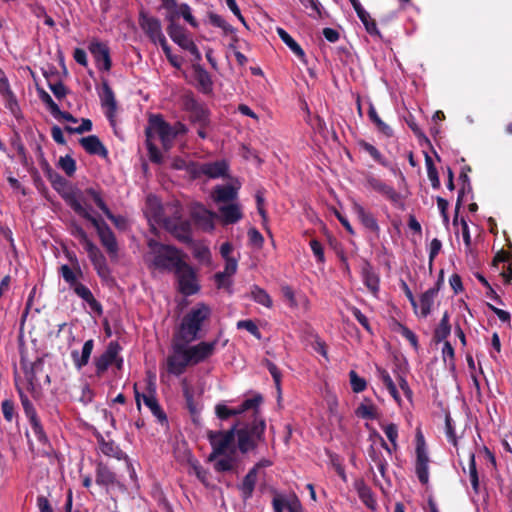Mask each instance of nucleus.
I'll return each instance as SVG.
<instances>
[{"instance_id": "34", "label": "nucleus", "mask_w": 512, "mask_h": 512, "mask_svg": "<svg viewBox=\"0 0 512 512\" xmlns=\"http://www.w3.org/2000/svg\"><path fill=\"white\" fill-rule=\"evenodd\" d=\"M415 470L419 481L422 484L428 483L429 480V457L427 451L416 453Z\"/></svg>"}, {"instance_id": "57", "label": "nucleus", "mask_w": 512, "mask_h": 512, "mask_svg": "<svg viewBox=\"0 0 512 512\" xmlns=\"http://www.w3.org/2000/svg\"><path fill=\"white\" fill-rule=\"evenodd\" d=\"M146 144L149 152V157L152 162L160 163L162 160V155L159 149L154 144V140L146 137Z\"/></svg>"}, {"instance_id": "27", "label": "nucleus", "mask_w": 512, "mask_h": 512, "mask_svg": "<svg viewBox=\"0 0 512 512\" xmlns=\"http://www.w3.org/2000/svg\"><path fill=\"white\" fill-rule=\"evenodd\" d=\"M361 276L363 283L367 289L374 295L377 296L379 292L380 279L379 275L374 270L373 266L369 262H365L361 268Z\"/></svg>"}, {"instance_id": "14", "label": "nucleus", "mask_w": 512, "mask_h": 512, "mask_svg": "<svg viewBox=\"0 0 512 512\" xmlns=\"http://www.w3.org/2000/svg\"><path fill=\"white\" fill-rule=\"evenodd\" d=\"M218 340L211 342L202 341L196 345L186 344L191 366L197 365L209 359L215 352Z\"/></svg>"}, {"instance_id": "47", "label": "nucleus", "mask_w": 512, "mask_h": 512, "mask_svg": "<svg viewBox=\"0 0 512 512\" xmlns=\"http://www.w3.org/2000/svg\"><path fill=\"white\" fill-rule=\"evenodd\" d=\"M196 80L202 92L209 93L212 90V80L209 73L205 69L201 67L196 69Z\"/></svg>"}, {"instance_id": "53", "label": "nucleus", "mask_w": 512, "mask_h": 512, "mask_svg": "<svg viewBox=\"0 0 512 512\" xmlns=\"http://www.w3.org/2000/svg\"><path fill=\"white\" fill-rule=\"evenodd\" d=\"M468 470H469V480L472 485V488L475 493H478L479 492V477H478V472L476 469L475 455L473 453H471L470 457H469Z\"/></svg>"}, {"instance_id": "26", "label": "nucleus", "mask_w": 512, "mask_h": 512, "mask_svg": "<svg viewBox=\"0 0 512 512\" xmlns=\"http://www.w3.org/2000/svg\"><path fill=\"white\" fill-rule=\"evenodd\" d=\"M352 211L357 216V218L360 220L362 225L369 229L372 232L378 233L380 230V227L378 225V222L374 215L366 210L361 204L357 202H353L352 204Z\"/></svg>"}, {"instance_id": "37", "label": "nucleus", "mask_w": 512, "mask_h": 512, "mask_svg": "<svg viewBox=\"0 0 512 512\" xmlns=\"http://www.w3.org/2000/svg\"><path fill=\"white\" fill-rule=\"evenodd\" d=\"M236 436L238 439L237 450L239 449L242 453H247L255 447L257 439L250 433L248 428L236 429Z\"/></svg>"}, {"instance_id": "18", "label": "nucleus", "mask_w": 512, "mask_h": 512, "mask_svg": "<svg viewBox=\"0 0 512 512\" xmlns=\"http://www.w3.org/2000/svg\"><path fill=\"white\" fill-rule=\"evenodd\" d=\"M121 350L120 345L116 341H111L106 350L95 360L97 375L101 376L107 371L109 366L113 365L116 356Z\"/></svg>"}, {"instance_id": "5", "label": "nucleus", "mask_w": 512, "mask_h": 512, "mask_svg": "<svg viewBox=\"0 0 512 512\" xmlns=\"http://www.w3.org/2000/svg\"><path fill=\"white\" fill-rule=\"evenodd\" d=\"M187 131L188 128L181 122L170 125L160 116H152L149 120V126L146 129V137L153 140L159 139L163 148L168 150L172 147L176 137L186 134Z\"/></svg>"}, {"instance_id": "61", "label": "nucleus", "mask_w": 512, "mask_h": 512, "mask_svg": "<svg viewBox=\"0 0 512 512\" xmlns=\"http://www.w3.org/2000/svg\"><path fill=\"white\" fill-rule=\"evenodd\" d=\"M40 99L47 105L48 109L50 110L51 114L54 116V117H57V113H60V108L59 106L53 101V99L51 98V96L45 92V91H41L40 92Z\"/></svg>"}, {"instance_id": "15", "label": "nucleus", "mask_w": 512, "mask_h": 512, "mask_svg": "<svg viewBox=\"0 0 512 512\" xmlns=\"http://www.w3.org/2000/svg\"><path fill=\"white\" fill-rule=\"evenodd\" d=\"M88 49L100 70L109 71L111 69L110 49L106 43L93 39L89 43Z\"/></svg>"}, {"instance_id": "36", "label": "nucleus", "mask_w": 512, "mask_h": 512, "mask_svg": "<svg viewBox=\"0 0 512 512\" xmlns=\"http://www.w3.org/2000/svg\"><path fill=\"white\" fill-rule=\"evenodd\" d=\"M257 472H258V465L253 467L247 475L244 477L241 485H240V491L242 493V497L244 500H248L252 497L256 482H257Z\"/></svg>"}, {"instance_id": "56", "label": "nucleus", "mask_w": 512, "mask_h": 512, "mask_svg": "<svg viewBox=\"0 0 512 512\" xmlns=\"http://www.w3.org/2000/svg\"><path fill=\"white\" fill-rule=\"evenodd\" d=\"M72 235L76 237L83 245L84 249L88 248V244H94L89 238L84 229L78 225L74 226L71 231Z\"/></svg>"}, {"instance_id": "6", "label": "nucleus", "mask_w": 512, "mask_h": 512, "mask_svg": "<svg viewBox=\"0 0 512 512\" xmlns=\"http://www.w3.org/2000/svg\"><path fill=\"white\" fill-rule=\"evenodd\" d=\"M263 402V398L260 394H255L250 398L245 399L237 407H228L224 403H219L215 407L216 415L221 420H226L232 416L240 415L246 412H252L256 414L257 409Z\"/></svg>"}, {"instance_id": "21", "label": "nucleus", "mask_w": 512, "mask_h": 512, "mask_svg": "<svg viewBox=\"0 0 512 512\" xmlns=\"http://www.w3.org/2000/svg\"><path fill=\"white\" fill-rule=\"evenodd\" d=\"M134 392H135V400H136L138 409H140V407H141V399H142L144 404L150 409L151 413L158 419L159 422L163 423L167 420L166 414L161 409V407L158 404V401L154 397V395L140 394L137 390L136 384L134 385Z\"/></svg>"}, {"instance_id": "13", "label": "nucleus", "mask_w": 512, "mask_h": 512, "mask_svg": "<svg viewBox=\"0 0 512 512\" xmlns=\"http://www.w3.org/2000/svg\"><path fill=\"white\" fill-rule=\"evenodd\" d=\"M88 257L97 272V275L105 282L112 280L111 270L108 266L106 257L95 244H88L85 249Z\"/></svg>"}, {"instance_id": "22", "label": "nucleus", "mask_w": 512, "mask_h": 512, "mask_svg": "<svg viewBox=\"0 0 512 512\" xmlns=\"http://www.w3.org/2000/svg\"><path fill=\"white\" fill-rule=\"evenodd\" d=\"M382 430L384 431L386 437L391 443V446H389L384 438L377 432L373 433V436L378 438L379 443H381V447L386 450V452L389 454V456L392 455L393 452H395L398 449V426L394 423H389L385 425H381Z\"/></svg>"}, {"instance_id": "7", "label": "nucleus", "mask_w": 512, "mask_h": 512, "mask_svg": "<svg viewBox=\"0 0 512 512\" xmlns=\"http://www.w3.org/2000/svg\"><path fill=\"white\" fill-rule=\"evenodd\" d=\"M186 344L183 341L173 343L172 353L167 357L166 368L168 373L179 376L183 374L188 366H191L189 355L186 350Z\"/></svg>"}, {"instance_id": "45", "label": "nucleus", "mask_w": 512, "mask_h": 512, "mask_svg": "<svg viewBox=\"0 0 512 512\" xmlns=\"http://www.w3.org/2000/svg\"><path fill=\"white\" fill-rule=\"evenodd\" d=\"M290 502V493L274 492L272 499V507L274 512H284L288 510V503Z\"/></svg>"}, {"instance_id": "44", "label": "nucleus", "mask_w": 512, "mask_h": 512, "mask_svg": "<svg viewBox=\"0 0 512 512\" xmlns=\"http://www.w3.org/2000/svg\"><path fill=\"white\" fill-rule=\"evenodd\" d=\"M357 16L365 26L366 31L372 36H380L376 22L371 18L370 14L365 10L357 11Z\"/></svg>"}, {"instance_id": "23", "label": "nucleus", "mask_w": 512, "mask_h": 512, "mask_svg": "<svg viewBox=\"0 0 512 512\" xmlns=\"http://www.w3.org/2000/svg\"><path fill=\"white\" fill-rule=\"evenodd\" d=\"M354 489L356 490L361 502L371 511H376L378 503L372 489L365 483L363 479H357L354 482Z\"/></svg>"}, {"instance_id": "4", "label": "nucleus", "mask_w": 512, "mask_h": 512, "mask_svg": "<svg viewBox=\"0 0 512 512\" xmlns=\"http://www.w3.org/2000/svg\"><path fill=\"white\" fill-rule=\"evenodd\" d=\"M211 315V308L205 303H197L191 310L182 318L178 331V339L185 343H191L197 340L200 336L203 323L209 319Z\"/></svg>"}, {"instance_id": "31", "label": "nucleus", "mask_w": 512, "mask_h": 512, "mask_svg": "<svg viewBox=\"0 0 512 512\" xmlns=\"http://www.w3.org/2000/svg\"><path fill=\"white\" fill-rule=\"evenodd\" d=\"M228 171V165L224 160L203 163L202 172L204 176L212 179L225 177Z\"/></svg>"}, {"instance_id": "39", "label": "nucleus", "mask_w": 512, "mask_h": 512, "mask_svg": "<svg viewBox=\"0 0 512 512\" xmlns=\"http://www.w3.org/2000/svg\"><path fill=\"white\" fill-rule=\"evenodd\" d=\"M116 475L106 465L99 463L96 469V483L99 485L110 486L115 484Z\"/></svg>"}, {"instance_id": "20", "label": "nucleus", "mask_w": 512, "mask_h": 512, "mask_svg": "<svg viewBox=\"0 0 512 512\" xmlns=\"http://www.w3.org/2000/svg\"><path fill=\"white\" fill-rule=\"evenodd\" d=\"M0 95L5 102V107L11 112V114L17 116L20 110L19 104L3 70L0 72Z\"/></svg>"}, {"instance_id": "35", "label": "nucleus", "mask_w": 512, "mask_h": 512, "mask_svg": "<svg viewBox=\"0 0 512 512\" xmlns=\"http://www.w3.org/2000/svg\"><path fill=\"white\" fill-rule=\"evenodd\" d=\"M80 143L89 154L99 155L103 157L107 156L106 148L103 146L99 138L95 135L83 137L80 140Z\"/></svg>"}, {"instance_id": "28", "label": "nucleus", "mask_w": 512, "mask_h": 512, "mask_svg": "<svg viewBox=\"0 0 512 512\" xmlns=\"http://www.w3.org/2000/svg\"><path fill=\"white\" fill-rule=\"evenodd\" d=\"M193 217L200 228L205 231H212L214 229V221L218 218V215L204 207H198L194 210Z\"/></svg>"}, {"instance_id": "58", "label": "nucleus", "mask_w": 512, "mask_h": 512, "mask_svg": "<svg viewBox=\"0 0 512 512\" xmlns=\"http://www.w3.org/2000/svg\"><path fill=\"white\" fill-rule=\"evenodd\" d=\"M238 329H245L258 339L261 337L257 325L252 320H240L237 322Z\"/></svg>"}, {"instance_id": "41", "label": "nucleus", "mask_w": 512, "mask_h": 512, "mask_svg": "<svg viewBox=\"0 0 512 512\" xmlns=\"http://www.w3.org/2000/svg\"><path fill=\"white\" fill-rule=\"evenodd\" d=\"M277 34L280 39L295 53L299 58H304L305 53L300 45L283 28H277Z\"/></svg>"}, {"instance_id": "2", "label": "nucleus", "mask_w": 512, "mask_h": 512, "mask_svg": "<svg viewBox=\"0 0 512 512\" xmlns=\"http://www.w3.org/2000/svg\"><path fill=\"white\" fill-rule=\"evenodd\" d=\"M65 200L75 213L91 222L97 231L101 244L106 249L110 258L112 260L116 259L118 255V243L115 235L104 221H100L92 215V207L87 203L85 194H82L80 190L72 191L66 194Z\"/></svg>"}, {"instance_id": "11", "label": "nucleus", "mask_w": 512, "mask_h": 512, "mask_svg": "<svg viewBox=\"0 0 512 512\" xmlns=\"http://www.w3.org/2000/svg\"><path fill=\"white\" fill-rule=\"evenodd\" d=\"M139 25L146 36L154 44H161L166 41L165 35L162 31L161 22L156 17L150 16L144 11L140 12Z\"/></svg>"}, {"instance_id": "54", "label": "nucleus", "mask_w": 512, "mask_h": 512, "mask_svg": "<svg viewBox=\"0 0 512 512\" xmlns=\"http://www.w3.org/2000/svg\"><path fill=\"white\" fill-rule=\"evenodd\" d=\"M60 273L65 282H67L71 288H74L76 285L80 284L77 279V273H75L68 265H62L60 267Z\"/></svg>"}, {"instance_id": "33", "label": "nucleus", "mask_w": 512, "mask_h": 512, "mask_svg": "<svg viewBox=\"0 0 512 512\" xmlns=\"http://www.w3.org/2000/svg\"><path fill=\"white\" fill-rule=\"evenodd\" d=\"M93 348L94 341L89 339L84 343L81 353H79L77 350L71 352V357L77 369L80 370L88 364Z\"/></svg>"}, {"instance_id": "3", "label": "nucleus", "mask_w": 512, "mask_h": 512, "mask_svg": "<svg viewBox=\"0 0 512 512\" xmlns=\"http://www.w3.org/2000/svg\"><path fill=\"white\" fill-rule=\"evenodd\" d=\"M148 247L149 252L145 260L149 268L160 271H175L184 262L182 253L173 246L164 245L150 239Z\"/></svg>"}, {"instance_id": "49", "label": "nucleus", "mask_w": 512, "mask_h": 512, "mask_svg": "<svg viewBox=\"0 0 512 512\" xmlns=\"http://www.w3.org/2000/svg\"><path fill=\"white\" fill-rule=\"evenodd\" d=\"M258 410L259 408L257 409L256 414L251 412L254 416V420L251 425L246 427L257 440L261 438L266 428L265 421L258 417Z\"/></svg>"}, {"instance_id": "16", "label": "nucleus", "mask_w": 512, "mask_h": 512, "mask_svg": "<svg viewBox=\"0 0 512 512\" xmlns=\"http://www.w3.org/2000/svg\"><path fill=\"white\" fill-rule=\"evenodd\" d=\"M82 194H85L87 202L92 200L98 208L106 215V217L113 222V224L119 229H125L126 227V219L122 216H115L111 213L104 200L102 199L99 192L94 190L93 188H88L85 191H81Z\"/></svg>"}, {"instance_id": "42", "label": "nucleus", "mask_w": 512, "mask_h": 512, "mask_svg": "<svg viewBox=\"0 0 512 512\" xmlns=\"http://www.w3.org/2000/svg\"><path fill=\"white\" fill-rule=\"evenodd\" d=\"M356 415L363 419H375L377 407L368 399H365L356 409Z\"/></svg>"}, {"instance_id": "38", "label": "nucleus", "mask_w": 512, "mask_h": 512, "mask_svg": "<svg viewBox=\"0 0 512 512\" xmlns=\"http://www.w3.org/2000/svg\"><path fill=\"white\" fill-rule=\"evenodd\" d=\"M283 297L288 302L289 306L292 308H297L302 305L305 309L309 307V300L305 295H296L293 289L290 286H283L281 288Z\"/></svg>"}, {"instance_id": "30", "label": "nucleus", "mask_w": 512, "mask_h": 512, "mask_svg": "<svg viewBox=\"0 0 512 512\" xmlns=\"http://www.w3.org/2000/svg\"><path fill=\"white\" fill-rule=\"evenodd\" d=\"M74 293L81 298L89 308L98 314L102 313V306L101 304L95 299L93 296L91 290L85 286L84 284L80 283L76 285V287L73 288Z\"/></svg>"}, {"instance_id": "1", "label": "nucleus", "mask_w": 512, "mask_h": 512, "mask_svg": "<svg viewBox=\"0 0 512 512\" xmlns=\"http://www.w3.org/2000/svg\"><path fill=\"white\" fill-rule=\"evenodd\" d=\"M207 438L212 447L208 460L213 462L215 471H234L239 463L237 452L236 425L226 431H208Z\"/></svg>"}, {"instance_id": "64", "label": "nucleus", "mask_w": 512, "mask_h": 512, "mask_svg": "<svg viewBox=\"0 0 512 512\" xmlns=\"http://www.w3.org/2000/svg\"><path fill=\"white\" fill-rule=\"evenodd\" d=\"M178 14L181 15L191 26L197 27V22L191 13V9L187 4L179 6Z\"/></svg>"}, {"instance_id": "59", "label": "nucleus", "mask_w": 512, "mask_h": 512, "mask_svg": "<svg viewBox=\"0 0 512 512\" xmlns=\"http://www.w3.org/2000/svg\"><path fill=\"white\" fill-rule=\"evenodd\" d=\"M42 366V361L38 359L34 363H32L30 368H25V376L29 382L30 386L34 385V382L36 381V373L39 371V369Z\"/></svg>"}, {"instance_id": "55", "label": "nucleus", "mask_w": 512, "mask_h": 512, "mask_svg": "<svg viewBox=\"0 0 512 512\" xmlns=\"http://www.w3.org/2000/svg\"><path fill=\"white\" fill-rule=\"evenodd\" d=\"M349 376L352 390L355 393H359L365 390L367 383L364 378L359 377L353 370L350 371Z\"/></svg>"}, {"instance_id": "25", "label": "nucleus", "mask_w": 512, "mask_h": 512, "mask_svg": "<svg viewBox=\"0 0 512 512\" xmlns=\"http://www.w3.org/2000/svg\"><path fill=\"white\" fill-rule=\"evenodd\" d=\"M218 210V217L225 225L237 223L243 217L241 205L236 202L219 205Z\"/></svg>"}, {"instance_id": "8", "label": "nucleus", "mask_w": 512, "mask_h": 512, "mask_svg": "<svg viewBox=\"0 0 512 512\" xmlns=\"http://www.w3.org/2000/svg\"><path fill=\"white\" fill-rule=\"evenodd\" d=\"M170 24L167 27V33L177 45H179L182 49L187 50L196 61L201 60V53L194 41L190 37V35L186 32V30L177 24L172 17H170Z\"/></svg>"}, {"instance_id": "48", "label": "nucleus", "mask_w": 512, "mask_h": 512, "mask_svg": "<svg viewBox=\"0 0 512 512\" xmlns=\"http://www.w3.org/2000/svg\"><path fill=\"white\" fill-rule=\"evenodd\" d=\"M451 331V326L449 324V315L447 312L444 313L439 325L435 330V339L437 341H442L446 339Z\"/></svg>"}, {"instance_id": "32", "label": "nucleus", "mask_w": 512, "mask_h": 512, "mask_svg": "<svg viewBox=\"0 0 512 512\" xmlns=\"http://www.w3.org/2000/svg\"><path fill=\"white\" fill-rule=\"evenodd\" d=\"M438 291H439V282H437V284L434 287L429 288L427 291H425L420 296L419 307H420V315L422 317H427L430 314L431 308L434 304V300H435L436 296L438 295Z\"/></svg>"}, {"instance_id": "10", "label": "nucleus", "mask_w": 512, "mask_h": 512, "mask_svg": "<svg viewBox=\"0 0 512 512\" xmlns=\"http://www.w3.org/2000/svg\"><path fill=\"white\" fill-rule=\"evenodd\" d=\"M30 423V429L26 432L30 449L37 455H45L50 452V444L48 438L39 422L34 420Z\"/></svg>"}, {"instance_id": "24", "label": "nucleus", "mask_w": 512, "mask_h": 512, "mask_svg": "<svg viewBox=\"0 0 512 512\" xmlns=\"http://www.w3.org/2000/svg\"><path fill=\"white\" fill-rule=\"evenodd\" d=\"M213 201L217 204H227L234 202L238 197V187L231 184L217 185L211 193Z\"/></svg>"}, {"instance_id": "51", "label": "nucleus", "mask_w": 512, "mask_h": 512, "mask_svg": "<svg viewBox=\"0 0 512 512\" xmlns=\"http://www.w3.org/2000/svg\"><path fill=\"white\" fill-rule=\"evenodd\" d=\"M208 18L210 24L220 28L225 35H228L234 31L233 27L222 16L215 13H210Z\"/></svg>"}, {"instance_id": "60", "label": "nucleus", "mask_w": 512, "mask_h": 512, "mask_svg": "<svg viewBox=\"0 0 512 512\" xmlns=\"http://www.w3.org/2000/svg\"><path fill=\"white\" fill-rule=\"evenodd\" d=\"M61 169L68 175L71 176L76 170V164L74 159L70 156L61 157L59 161Z\"/></svg>"}, {"instance_id": "40", "label": "nucleus", "mask_w": 512, "mask_h": 512, "mask_svg": "<svg viewBox=\"0 0 512 512\" xmlns=\"http://www.w3.org/2000/svg\"><path fill=\"white\" fill-rule=\"evenodd\" d=\"M102 106L107 109L106 115L108 118H112L116 111V101L114 93L108 85H104L103 94L101 96Z\"/></svg>"}, {"instance_id": "29", "label": "nucleus", "mask_w": 512, "mask_h": 512, "mask_svg": "<svg viewBox=\"0 0 512 512\" xmlns=\"http://www.w3.org/2000/svg\"><path fill=\"white\" fill-rule=\"evenodd\" d=\"M383 449L384 448L381 447V444L379 446L371 444L368 449V457L371 463H373L377 467L381 476L384 478L388 467V461L383 454Z\"/></svg>"}, {"instance_id": "63", "label": "nucleus", "mask_w": 512, "mask_h": 512, "mask_svg": "<svg viewBox=\"0 0 512 512\" xmlns=\"http://www.w3.org/2000/svg\"><path fill=\"white\" fill-rule=\"evenodd\" d=\"M169 62L176 68L181 66V60L178 56L173 55L167 40L160 44Z\"/></svg>"}, {"instance_id": "9", "label": "nucleus", "mask_w": 512, "mask_h": 512, "mask_svg": "<svg viewBox=\"0 0 512 512\" xmlns=\"http://www.w3.org/2000/svg\"><path fill=\"white\" fill-rule=\"evenodd\" d=\"M174 273L177 277L179 291L182 294L190 296L199 291L200 286L197 281L196 273L185 261L178 266Z\"/></svg>"}, {"instance_id": "46", "label": "nucleus", "mask_w": 512, "mask_h": 512, "mask_svg": "<svg viewBox=\"0 0 512 512\" xmlns=\"http://www.w3.org/2000/svg\"><path fill=\"white\" fill-rule=\"evenodd\" d=\"M251 295L256 303L261 304L267 308L272 307L273 301L270 295L264 289L258 286H254L251 290Z\"/></svg>"}, {"instance_id": "19", "label": "nucleus", "mask_w": 512, "mask_h": 512, "mask_svg": "<svg viewBox=\"0 0 512 512\" xmlns=\"http://www.w3.org/2000/svg\"><path fill=\"white\" fill-rule=\"evenodd\" d=\"M366 187L381 194L393 203H398L400 201V194L392 186L375 176H367Z\"/></svg>"}, {"instance_id": "52", "label": "nucleus", "mask_w": 512, "mask_h": 512, "mask_svg": "<svg viewBox=\"0 0 512 512\" xmlns=\"http://www.w3.org/2000/svg\"><path fill=\"white\" fill-rule=\"evenodd\" d=\"M368 115H369L370 120L377 126V128L383 134H385L386 136L392 135V129L380 119V117L378 116V114L373 106H370Z\"/></svg>"}, {"instance_id": "50", "label": "nucleus", "mask_w": 512, "mask_h": 512, "mask_svg": "<svg viewBox=\"0 0 512 512\" xmlns=\"http://www.w3.org/2000/svg\"><path fill=\"white\" fill-rule=\"evenodd\" d=\"M21 404L23 406L24 412L29 420V422H32L34 420H37V414L35 411V408L31 401L29 400L28 396L23 393V391L18 388Z\"/></svg>"}, {"instance_id": "43", "label": "nucleus", "mask_w": 512, "mask_h": 512, "mask_svg": "<svg viewBox=\"0 0 512 512\" xmlns=\"http://www.w3.org/2000/svg\"><path fill=\"white\" fill-rule=\"evenodd\" d=\"M183 395L186 400V406L191 414H197L200 411L198 403L194 400V391L190 387L186 380L182 382Z\"/></svg>"}, {"instance_id": "17", "label": "nucleus", "mask_w": 512, "mask_h": 512, "mask_svg": "<svg viewBox=\"0 0 512 512\" xmlns=\"http://www.w3.org/2000/svg\"><path fill=\"white\" fill-rule=\"evenodd\" d=\"M99 449L100 451L108 457L115 458L117 460H124L127 465V469L130 472V476L133 478L135 476V470L129 460V457L126 453H124L118 444H116L112 440H105L103 437L98 439Z\"/></svg>"}, {"instance_id": "62", "label": "nucleus", "mask_w": 512, "mask_h": 512, "mask_svg": "<svg viewBox=\"0 0 512 512\" xmlns=\"http://www.w3.org/2000/svg\"><path fill=\"white\" fill-rule=\"evenodd\" d=\"M92 129V122L89 119H82V122L77 127L66 126L65 130L69 133L82 134Z\"/></svg>"}, {"instance_id": "12", "label": "nucleus", "mask_w": 512, "mask_h": 512, "mask_svg": "<svg viewBox=\"0 0 512 512\" xmlns=\"http://www.w3.org/2000/svg\"><path fill=\"white\" fill-rule=\"evenodd\" d=\"M184 109L189 113L192 123L202 127L209 125L208 110L191 95H186L183 102Z\"/></svg>"}]
</instances>
